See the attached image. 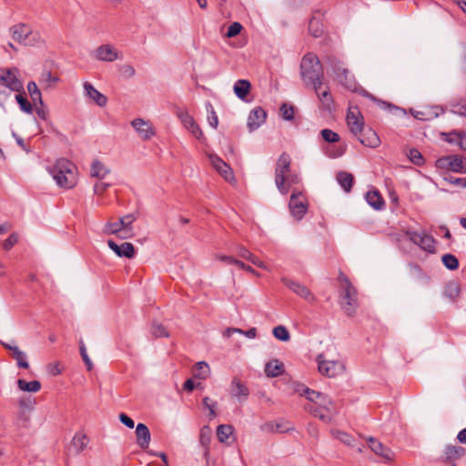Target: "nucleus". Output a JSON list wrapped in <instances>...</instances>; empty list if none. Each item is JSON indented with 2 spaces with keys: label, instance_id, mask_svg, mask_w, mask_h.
<instances>
[{
  "label": "nucleus",
  "instance_id": "338daca9",
  "mask_svg": "<svg viewBox=\"0 0 466 466\" xmlns=\"http://www.w3.org/2000/svg\"><path fill=\"white\" fill-rule=\"evenodd\" d=\"M435 165L438 168L450 170V156L437 159Z\"/></svg>",
  "mask_w": 466,
  "mask_h": 466
},
{
  "label": "nucleus",
  "instance_id": "0eeeda50",
  "mask_svg": "<svg viewBox=\"0 0 466 466\" xmlns=\"http://www.w3.org/2000/svg\"><path fill=\"white\" fill-rule=\"evenodd\" d=\"M12 38L24 46H35L42 41L40 34L25 24H17L10 28Z\"/></svg>",
  "mask_w": 466,
  "mask_h": 466
},
{
  "label": "nucleus",
  "instance_id": "72a5a7b5",
  "mask_svg": "<svg viewBox=\"0 0 466 466\" xmlns=\"http://www.w3.org/2000/svg\"><path fill=\"white\" fill-rule=\"evenodd\" d=\"M109 172L110 169L106 167L102 162L96 159L93 161L90 169L92 177L103 179Z\"/></svg>",
  "mask_w": 466,
  "mask_h": 466
},
{
  "label": "nucleus",
  "instance_id": "b1692460",
  "mask_svg": "<svg viewBox=\"0 0 466 466\" xmlns=\"http://www.w3.org/2000/svg\"><path fill=\"white\" fill-rule=\"evenodd\" d=\"M260 429L267 433H283L291 430L286 421H268L263 424Z\"/></svg>",
  "mask_w": 466,
  "mask_h": 466
},
{
  "label": "nucleus",
  "instance_id": "c03bdc74",
  "mask_svg": "<svg viewBox=\"0 0 466 466\" xmlns=\"http://www.w3.org/2000/svg\"><path fill=\"white\" fill-rule=\"evenodd\" d=\"M450 170L461 173L463 170V157L457 155L450 156Z\"/></svg>",
  "mask_w": 466,
  "mask_h": 466
},
{
  "label": "nucleus",
  "instance_id": "6ab92c4d",
  "mask_svg": "<svg viewBox=\"0 0 466 466\" xmlns=\"http://www.w3.org/2000/svg\"><path fill=\"white\" fill-rule=\"evenodd\" d=\"M83 86H84L85 96L89 100H91L93 103H95L98 106H101V107L106 106V105L107 103V98L105 95H103L97 89H96L95 86L89 82H85Z\"/></svg>",
  "mask_w": 466,
  "mask_h": 466
},
{
  "label": "nucleus",
  "instance_id": "58836bf2",
  "mask_svg": "<svg viewBox=\"0 0 466 466\" xmlns=\"http://www.w3.org/2000/svg\"><path fill=\"white\" fill-rule=\"evenodd\" d=\"M58 82V77L51 74L50 71H44L40 76L39 83L45 88L54 86Z\"/></svg>",
  "mask_w": 466,
  "mask_h": 466
},
{
  "label": "nucleus",
  "instance_id": "a211bd4d",
  "mask_svg": "<svg viewBox=\"0 0 466 466\" xmlns=\"http://www.w3.org/2000/svg\"><path fill=\"white\" fill-rule=\"evenodd\" d=\"M266 117L267 113L262 107L257 106L251 110L247 122L249 131L258 128L266 121Z\"/></svg>",
  "mask_w": 466,
  "mask_h": 466
},
{
  "label": "nucleus",
  "instance_id": "2f4dec72",
  "mask_svg": "<svg viewBox=\"0 0 466 466\" xmlns=\"http://www.w3.org/2000/svg\"><path fill=\"white\" fill-rule=\"evenodd\" d=\"M366 200L373 208L380 210L383 208L385 202L383 198L377 190H370L366 194Z\"/></svg>",
  "mask_w": 466,
  "mask_h": 466
},
{
  "label": "nucleus",
  "instance_id": "f257e3e1",
  "mask_svg": "<svg viewBox=\"0 0 466 466\" xmlns=\"http://www.w3.org/2000/svg\"><path fill=\"white\" fill-rule=\"evenodd\" d=\"M48 170L56 185L62 188H73L77 183V168L68 159H57Z\"/></svg>",
  "mask_w": 466,
  "mask_h": 466
},
{
  "label": "nucleus",
  "instance_id": "69168bd1",
  "mask_svg": "<svg viewBox=\"0 0 466 466\" xmlns=\"http://www.w3.org/2000/svg\"><path fill=\"white\" fill-rule=\"evenodd\" d=\"M120 72L126 78H131L136 75L135 68L128 64L123 65L120 67Z\"/></svg>",
  "mask_w": 466,
  "mask_h": 466
},
{
  "label": "nucleus",
  "instance_id": "a878e982",
  "mask_svg": "<svg viewBox=\"0 0 466 466\" xmlns=\"http://www.w3.org/2000/svg\"><path fill=\"white\" fill-rule=\"evenodd\" d=\"M306 410L313 414V416L319 418V420L329 422L332 420L333 413L335 411L329 410H323L319 407H318L316 404H309L306 407Z\"/></svg>",
  "mask_w": 466,
  "mask_h": 466
},
{
  "label": "nucleus",
  "instance_id": "1a4fd4ad",
  "mask_svg": "<svg viewBox=\"0 0 466 466\" xmlns=\"http://www.w3.org/2000/svg\"><path fill=\"white\" fill-rule=\"evenodd\" d=\"M317 362L320 374L329 378L337 377L345 370V365L342 361L328 360L322 355L317 357Z\"/></svg>",
  "mask_w": 466,
  "mask_h": 466
},
{
  "label": "nucleus",
  "instance_id": "5701e85b",
  "mask_svg": "<svg viewBox=\"0 0 466 466\" xmlns=\"http://www.w3.org/2000/svg\"><path fill=\"white\" fill-rule=\"evenodd\" d=\"M357 136L359 137L360 142L366 147L374 148L379 147L380 145V141L377 133L370 128L363 130L360 134H358Z\"/></svg>",
  "mask_w": 466,
  "mask_h": 466
},
{
  "label": "nucleus",
  "instance_id": "412c9836",
  "mask_svg": "<svg viewBox=\"0 0 466 466\" xmlns=\"http://www.w3.org/2000/svg\"><path fill=\"white\" fill-rule=\"evenodd\" d=\"M230 395L238 401H244L248 399L249 390L239 379L234 378L230 384Z\"/></svg>",
  "mask_w": 466,
  "mask_h": 466
},
{
  "label": "nucleus",
  "instance_id": "49530a36",
  "mask_svg": "<svg viewBox=\"0 0 466 466\" xmlns=\"http://www.w3.org/2000/svg\"><path fill=\"white\" fill-rule=\"evenodd\" d=\"M309 31L314 37L320 36L323 32L320 21L316 17H312L309 23Z\"/></svg>",
  "mask_w": 466,
  "mask_h": 466
},
{
  "label": "nucleus",
  "instance_id": "7ed1b4c3",
  "mask_svg": "<svg viewBox=\"0 0 466 466\" xmlns=\"http://www.w3.org/2000/svg\"><path fill=\"white\" fill-rule=\"evenodd\" d=\"M137 218L128 214L119 218L117 221H108L103 228V233L106 235H116V237L126 239L134 237L133 223Z\"/></svg>",
  "mask_w": 466,
  "mask_h": 466
},
{
  "label": "nucleus",
  "instance_id": "ddd939ff",
  "mask_svg": "<svg viewBox=\"0 0 466 466\" xmlns=\"http://www.w3.org/2000/svg\"><path fill=\"white\" fill-rule=\"evenodd\" d=\"M131 126L136 130L138 137L144 141L151 139V137L156 135L155 127L148 120L135 118L131 121Z\"/></svg>",
  "mask_w": 466,
  "mask_h": 466
},
{
  "label": "nucleus",
  "instance_id": "9d476101",
  "mask_svg": "<svg viewBox=\"0 0 466 466\" xmlns=\"http://www.w3.org/2000/svg\"><path fill=\"white\" fill-rule=\"evenodd\" d=\"M289 206L291 215L297 219H301L308 208L306 197L301 191L293 190Z\"/></svg>",
  "mask_w": 466,
  "mask_h": 466
},
{
  "label": "nucleus",
  "instance_id": "6e6552de",
  "mask_svg": "<svg viewBox=\"0 0 466 466\" xmlns=\"http://www.w3.org/2000/svg\"><path fill=\"white\" fill-rule=\"evenodd\" d=\"M3 88H7L14 92H21L23 90V83L17 68L0 69V92H4Z\"/></svg>",
  "mask_w": 466,
  "mask_h": 466
},
{
  "label": "nucleus",
  "instance_id": "864d4df0",
  "mask_svg": "<svg viewBox=\"0 0 466 466\" xmlns=\"http://www.w3.org/2000/svg\"><path fill=\"white\" fill-rule=\"evenodd\" d=\"M322 138L329 143H336L339 140V135L331 129L325 128L320 132Z\"/></svg>",
  "mask_w": 466,
  "mask_h": 466
},
{
  "label": "nucleus",
  "instance_id": "4468645a",
  "mask_svg": "<svg viewBox=\"0 0 466 466\" xmlns=\"http://www.w3.org/2000/svg\"><path fill=\"white\" fill-rule=\"evenodd\" d=\"M347 124L354 135L363 131L364 121L360 109L357 106H350L347 114Z\"/></svg>",
  "mask_w": 466,
  "mask_h": 466
},
{
  "label": "nucleus",
  "instance_id": "c756f323",
  "mask_svg": "<svg viewBox=\"0 0 466 466\" xmlns=\"http://www.w3.org/2000/svg\"><path fill=\"white\" fill-rule=\"evenodd\" d=\"M284 372V365L278 360H271L266 364L265 373L268 377L275 378Z\"/></svg>",
  "mask_w": 466,
  "mask_h": 466
},
{
  "label": "nucleus",
  "instance_id": "f03ea898",
  "mask_svg": "<svg viewBox=\"0 0 466 466\" xmlns=\"http://www.w3.org/2000/svg\"><path fill=\"white\" fill-rule=\"evenodd\" d=\"M329 61L337 79L346 89L353 93H358L374 102H380L379 99L358 84L354 76L350 73L349 69L344 66L342 62L336 58H330Z\"/></svg>",
  "mask_w": 466,
  "mask_h": 466
},
{
  "label": "nucleus",
  "instance_id": "3c124183",
  "mask_svg": "<svg viewBox=\"0 0 466 466\" xmlns=\"http://www.w3.org/2000/svg\"><path fill=\"white\" fill-rule=\"evenodd\" d=\"M331 433L335 438H337L338 440H339L341 442L345 443L346 445L351 446V447L354 446L355 440L350 434H348L344 431H332Z\"/></svg>",
  "mask_w": 466,
  "mask_h": 466
},
{
  "label": "nucleus",
  "instance_id": "e2e57ef3",
  "mask_svg": "<svg viewBox=\"0 0 466 466\" xmlns=\"http://www.w3.org/2000/svg\"><path fill=\"white\" fill-rule=\"evenodd\" d=\"M18 241V236L15 233L11 234L3 243L5 250L11 249Z\"/></svg>",
  "mask_w": 466,
  "mask_h": 466
},
{
  "label": "nucleus",
  "instance_id": "c85d7f7f",
  "mask_svg": "<svg viewBox=\"0 0 466 466\" xmlns=\"http://www.w3.org/2000/svg\"><path fill=\"white\" fill-rule=\"evenodd\" d=\"M336 178L345 192H350L354 183V177L352 174L346 171H340L337 174Z\"/></svg>",
  "mask_w": 466,
  "mask_h": 466
},
{
  "label": "nucleus",
  "instance_id": "39448f33",
  "mask_svg": "<svg viewBox=\"0 0 466 466\" xmlns=\"http://www.w3.org/2000/svg\"><path fill=\"white\" fill-rule=\"evenodd\" d=\"M301 76L306 84L323 77L322 66L318 56L312 53L305 55L300 63Z\"/></svg>",
  "mask_w": 466,
  "mask_h": 466
},
{
  "label": "nucleus",
  "instance_id": "9b49d317",
  "mask_svg": "<svg viewBox=\"0 0 466 466\" xmlns=\"http://www.w3.org/2000/svg\"><path fill=\"white\" fill-rule=\"evenodd\" d=\"M406 235L411 242L418 245L421 249L431 253L435 251V240L431 236L415 231H407Z\"/></svg>",
  "mask_w": 466,
  "mask_h": 466
},
{
  "label": "nucleus",
  "instance_id": "4c0bfd02",
  "mask_svg": "<svg viewBox=\"0 0 466 466\" xmlns=\"http://www.w3.org/2000/svg\"><path fill=\"white\" fill-rule=\"evenodd\" d=\"M234 429L231 425L221 424L217 429V436L220 442H227L228 438L233 434Z\"/></svg>",
  "mask_w": 466,
  "mask_h": 466
},
{
  "label": "nucleus",
  "instance_id": "052dcab7",
  "mask_svg": "<svg viewBox=\"0 0 466 466\" xmlns=\"http://www.w3.org/2000/svg\"><path fill=\"white\" fill-rule=\"evenodd\" d=\"M445 180L454 186H457L460 187H466V182H465L466 177H455L451 175H448L447 177H445Z\"/></svg>",
  "mask_w": 466,
  "mask_h": 466
},
{
  "label": "nucleus",
  "instance_id": "f8f14e48",
  "mask_svg": "<svg viewBox=\"0 0 466 466\" xmlns=\"http://www.w3.org/2000/svg\"><path fill=\"white\" fill-rule=\"evenodd\" d=\"M302 395L311 402L310 404H316L323 410L335 411L333 402L328 396L309 388L303 390Z\"/></svg>",
  "mask_w": 466,
  "mask_h": 466
},
{
  "label": "nucleus",
  "instance_id": "c9c22d12",
  "mask_svg": "<svg viewBox=\"0 0 466 466\" xmlns=\"http://www.w3.org/2000/svg\"><path fill=\"white\" fill-rule=\"evenodd\" d=\"M17 386L19 390L28 392H37L41 389V383L38 380L27 382L25 380L19 379L17 380Z\"/></svg>",
  "mask_w": 466,
  "mask_h": 466
},
{
  "label": "nucleus",
  "instance_id": "0e129e2a",
  "mask_svg": "<svg viewBox=\"0 0 466 466\" xmlns=\"http://www.w3.org/2000/svg\"><path fill=\"white\" fill-rule=\"evenodd\" d=\"M19 406L25 410H32L35 406V400L30 397L21 398L19 400Z\"/></svg>",
  "mask_w": 466,
  "mask_h": 466
},
{
  "label": "nucleus",
  "instance_id": "cd10ccee",
  "mask_svg": "<svg viewBox=\"0 0 466 466\" xmlns=\"http://www.w3.org/2000/svg\"><path fill=\"white\" fill-rule=\"evenodd\" d=\"M317 97L319 98L321 105V109L331 112L334 107V100L329 91V86H325L323 93H319V96Z\"/></svg>",
  "mask_w": 466,
  "mask_h": 466
},
{
  "label": "nucleus",
  "instance_id": "5fc2aeb1",
  "mask_svg": "<svg viewBox=\"0 0 466 466\" xmlns=\"http://www.w3.org/2000/svg\"><path fill=\"white\" fill-rule=\"evenodd\" d=\"M408 157L413 164L417 166H421L423 164V157L418 149H410L408 153Z\"/></svg>",
  "mask_w": 466,
  "mask_h": 466
},
{
  "label": "nucleus",
  "instance_id": "603ef678",
  "mask_svg": "<svg viewBox=\"0 0 466 466\" xmlns=\"http://www.w3.org/2000/svg\"><path fill=\"white\" fill-rule=\"evenodd\" d=\"M294 111L293 106L287 103H283L280 106V114L285 120H292L294 118Z\"/></svg>",
  "mask_w": 466,
  "mask_h": 466
},
{
  "label": "nucleus",
  "instance_id": "8fccbe9b",
  "mask_svg": "<svg viewBox=\"0 0 466 466\" xmlns=\"http://www.w3.org/2000/svg\"><path fill=\"white\" fill-rule=\"evenodd\" d=\"M151 333L157 339L169 337V333L167 329L162 324L157 322L152 323Z\"/></svg>",
  "mask_w": 466,
  "mask_h": 466
},
{
  "label": "nucleus",
  "instance_id": "2eb2a0df",
  "mask_svg": "<svg viewBox=\"0 0 466 466\" xmlns=\"http://www.w3.org/2000/svg\"><path fill=\"white\" fill-rule=\"evenodd\" d=\"M282 282L285 286H287L289 289H291L294 293H296L300 298L304 299L309 303H314L316 301L315 296L310 292V290L299 282H296L292 279L283 278Z\"/></svg>",
  "mask_w": 466,
  "mask_h": 466
},
{
  "label": "nucleus",
  "instance_id": "09e8293b",
  "mask_svg": "<svg viewBox=\"0 0 466 466\" xmlns=\"http://www.w3.org/2000/svg\"><path fill=\"white\" fill-rule=\"evenodd\" d=\"M177 115L187 129L190 128L195 123L194 118L188 114L187 110L178 109L177 111Z\"/></svg>",
  "mask_w": 466,
  "mask_h": 466
},
{
  "label": "nucleus",
  "instance_id": "79ce46f5",
  "mask_svg": "<svg viewBox=\"0 0 466 466\" xmlns=\"http://www.w3.org/2000/svg\"><path fill=\"white\" fill-rule=\"evenodd\" d=\"M12 356L16 360L17 366L23 369H27L29 364L26 360V356L24 351H22L19 348L12 349Z\"/></svg>",
  "mask_w": 466,
  "mask_h": 466
},
{
  "label": "nucleus",
  "instance_id": "bf43d9fd",
  "mask_svg": "<svg viewBox=\"0 0 466 466\" xmlns=\"http://www.w3.org/2000/svg\"><path fill=\"white\" fill-rule=\"evenodd\" d=\"M300 182V177L299 176L295 173V172H290L287 177H286V185L288 186V192L289 191V188L293 186V185H298L299 183Z\"/></svg>",
  "mask_w": 466,
  "mask_h": 466
},
{
  "label": "nucleus",
  "instance_id": "f704fd0d",
  "mask_svg": "<svg viewBox=\"0 0 466 466\" xmlns=\"http://www.w3.org/2000/svg\"><path fill=\"white\" fill-rule=\"evenodd\" d=\"M88 440L85 433L77 432L72 440V446L76 453L82 452L87 446Z\"/></svg>",
  "mask_w": 466,
  "mask_h": 466
},
{
  "label": "nucleus",
  "instance_id": "473e14b6",
  "mask_svg": "<svg viewBox=\"0 0 466 466\" xmlns=\"http://www.w3.org/2000/svg\"><path fill=\"white\" fill-rule=\"evenodd\" d=\"M193 376L197 379L206 380L210 375V368L205 361H199L192 369Z\"/></svg>",
  "mask_w": 466,
  "mask_h": 466
},
{
  "label": "nucleus",
  "instance_id": "13d9d810",
  "mask_svg": "<svg viewBox=\"0 0 466 466\" xmlns=\"http://www.w3.org/2000/svg\"><path fill=\"white\" fill-rule=\"evenodd\" d=\"M242 29H243V26L240 23L234 22L228 26L225 36L228 37V38L234 37L237 35H238Z\"/></svg>",
  "mask_w": 466,
  "mask_h": 466
},
{
  "label": "nucleus",
  "instance_id": "37998d69",
  "mask_svg": "<svg viewBox=\"0 0 466 466\" xmlns=\"http://www.w3.org/2000/svg\"><path fill=\"white\" fill-rule=\"evenodd\" d=\"M441 262L450 270H455L459 268L458 258L454 255L450 253L444 254L441 257Z\"/></svg>",
  "mask_w": 466,
  "mask_h": 466
},
{
  "label": "nucleus",
  "instance_id": "4be33fe9",
  "mask_svg": "<svg viewBox=\"0 0 466 466\" xmlns=\"http://www.w3.org/2000/svg\"><path fill=\"white\" fill-rule=\"evenodd\" d=\"M136 438L137 445L146 450L148 448L150 443V431L147 426L144 423H138L136 428Z\"/></svg>",
  "mask_w": 466,
  "mask_h": 466
},
{
  "label": "nucleus",
  "instance_id": "ea45409f",
  "mask_svg": "<svg viewBox=\"0 0 466 466\" xmlns=\"http://www.w3.org/2000/svg\"><path fill=\"white\" fill-rule=\"evenodd\" d=\"M234 333L244 334L248 339H254L257 336V329L256 328H251V329H249L247 331H243L242 329H238V328H228L223 332V336L224 337H230Z\"/></svg>",
  "mask_w": 466,
  "mask_h": 466
},
{
  "label": "nucleus",
  "instance_id": "423d86ee",
  "mask_svg": "<svg viewBox=\"0 0 466 466\" xmlns=\"http://www.w3.org/2000/svg\"><path fill=\"white\" fill-rule=\"evenodd\" d=\"M291 158L287 153H282L275 167V184L282 195L288 194V186L286 185V177L291 172Z\"/></svg>",
  "mask_w": 466,
  "mask_h": 466
},
{
  "label": "nucleus",
  "instance_id": "774afa93",
  "mask_svg": "<svg viewBox=\"0 0 466 466\" xmlns=\"http://www.w3.org/2000/svg\"><path fill=\"white\" fill-rule=\"evenodd\" d=\"M309 84L313 86V88H314V91H315L317 96H319V93H323V89H324L325 86H328V84L323 82L322 78H319V80H316Z\"/></svg>",
  "mask_w": 466,
  "mask_h": 466
},
{
  "label": "nucleus",
  "instance_id": "4d7b16f0",
  "mask_svg": "<svg viewBox=\"0 0 466 466\" xmlns=\"http://www.w3.org/2000/svg\"><path fill=\"white\" fill-rule=\"evenodd\" d=\"M410 276L413 279H429L427 274L417 265L410 266Z\"/></svg>",
  "mask_w": 466,
  "mask_h": 466
},
{
  "label": "nucleus",
  "instance_id": "a19ab883",
  "mask_svg": "<svg viewBox=\"0 0 466 466\" xmlns=\"http://www.w3.org/2000/svg\"><path fill=\"white\" fill-rule=\"evenodd\" d=\"M461 293V287L460 285L455 281L449 282L444 290V294L446 297H448L451 299H456Z\"/></svg>",
  "mask_w": 466,
  "mask_h": 466
},
{
  "label": "nucleus",
  "instance_id": "a18cd8bd",
  "mask_svg": "<svg viewBox=\"0 0 466 466\" xmlns=\"http://www.w3.org/2000/svg\"><path fill=\"white\" fill-rule=\"evenodd\" d=\"M27 90L35 104H36V102L38 101L40 105H43L41 92L37 87V85L34 81H31L27 84Z\"/></svg>",
  "mask_w": 466,
  "mask_h": 466
},
{
  "label": "nucleus",
  "instance_id": "f3484780",
  "mask_svg": "<svg viewBox=\"0 0 466 466\" xmlns=\"http://www.w3.org/2000/svg\"><path fill=\"white\" fill-rule=\"evenodd\" d=\"M95 58L104 62H113L120 59L121 56L111 45H102L95 51Z\"/></svg>",
  "mask_w": 466,
  "mask_h": 466
},
{
  "label": "nucleus",
  "instance_id": "680f3d73",
  "mask_svg": "<svg viewBox=\"0 0 466 466\" xmlns=\"http://www.w3.org/2000/svg\"><path fill=\"white\" fill-rule=\"evenodd\" d=\"M79 350H80V354H81V357H82L84 362L87 366V369L90 370L92 369L93 364H92L91 360L89 359V357H88V355L86 353V346H85V344H84V342L82 340H80Z\"/></svg>",
  "mask_w": 466,
  "mask_h": 466
},
{
  "label": "nucleus",
  "instance_id": "bb28decb",
  "mask_svg": "<svg viewBox=\"0 0 466 466\" xmlns=\"http://www.w3.org/2000/svg\"><path fill=\"white\" fill-rule=\"evenodd\" d=\"M465 451V449L461 446L448 445L443 451L444 459L451 462L464 456Z\"/></svg>",
  "mask_w": 466,
  "mask_h": 466
},
{
  "label": "nucleus",
  "instance_id": "aec40b11",
  "mask_svg": "<svg viewBox=\"0 0 466 466\" xmlns=\"http://www.w3.org/2000/svg\"><path fill=\"white\" fill-rule=\"evenodd\" d=\"M107 245L120 258H132L135 256V247L132 243L124 242L117 245L115 241L108 240Z\"/></svg>",
  "mask_w": 466,
  "mask_h": 466
},
{
  "label": "nucleus",
  "instance_id": "20e7f679",
  "mask_svg": "<svg viewBox=\"0 0 466 466\" xmlns=\"http://www.w3.org/2000/svg\"><path fill=\"white\" fill-rule=\"evenodd\" d=\"M340 306L348 316H353L358 308V293L350 281L344 276H340Z\"/></svg>",
  "mask_w": 466,
  "mask_h": 466
},
{
  "label": "nucleus",
  "instance_id": "e433bc0d",
  "mask_svg": "<svg viewBox=\"0 0 466 466\" xmlns=\"http://www.w3.org/2000/svg\"><path fill=\"white\" fill-rule=\"evenodd\" d=\"M211 441L210 430L208 427H204L200 432L199 441L201 445L204 447V457L206 461H208V456H209V448L208 445Z\"/></svg>",
  "mask_w": 466,
  "mask_h": 466
},
{
  "label": "nucleus",
  "instance_id": "de8ad7c7",
  "mask_svg": "<svg viewBox=\"0 0 466 466\" xmlns=\"http://www.w3.org/2000/svg\"><path fill=\"white\" fill-rule=\"evenodd\" d=\"M273 336L281 340V341H289L290 339V334L286 327L279 325L273 329L272 330Z\"/></svg>",
  "mask_w": 466,
  "mask_h": 466
},
{
  "label": "nucleus",
  "instance_id": "7c9ffc66",
  "mask_svg": "<svg viewBox=\"0 0 466 466\" xmlns=\"http://www.w3.org/2000/svg\"><path fill=\"white\" fill-rule=\"evenodd\" d=\"M251 88V84L249 81L245 79L238 80L234 85V93L235 95L240 98L245 99L246 96L249 94Z\"/></svg>",
  "mask_w": 466,
  "mask_h": 466
},
{
  "label": "nucleus",
  "instance_id": "393cba45",
  "mask_svg": "<svg viewBox=\"0 0 466 466\" xmlns=\"http://www.w3.org/2000/svg\"><path fill=\"white\" fill-rule=\"evenodd\" d=\"M370 450L376 453L377 455L381 456L387 461H390L392 459V451L385 447L381 442L378 441L373 438H369L368 440Z\"/></svg>",
  "mask_w": 466,
  "mask_h": 466
},
{
  "label": "nucleus",
  "instance_id": "6e6d98bb",
  "mask_svg": "<svg viewBox=\"0 0 466 466\" xmlns=\"http://www.w3.org/2000/svg\"><path fill=\"white\" fill-rule=\"evenodd\" d=\"M15 99L23 111L26 113L32 112L33 108L31 103L22 94H17Z\"/></svg>",
  "mask_w": 466,
  "mask_h": 466
},
{
  "label": "nucleus",
  "instance_id": "dca6fc26",
  "mask_svg": "<svg viewBox=\"0 0 466 466\" xmlns=\"http://www.w3.org/2000/svg\"><path fill=\"white\" fill-rule=\"evenodd\" d=\"M209 160L213 167L224 177L228 182L235 180L232 168L225 161L216 155H209Z\"/></svg>",
  "mask_w": 466,
  "mask_h": 466
}]
</instances>
